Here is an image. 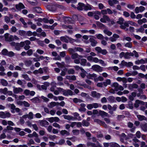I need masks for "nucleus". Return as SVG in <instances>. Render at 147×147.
Instances as JSON below:
<instances>
[{
  "instance_id": "aec40b11",
  "label": "nucleus",
  "mask_w": 147,
  "mask_h": 147,
  "mask_svg": "<svg viewBox=\"0 0 147 147\" xmlns=\"http://www.w3.org/2000/svg\"><path fill=\"white\" fill-rule=\"evenodd\" d=\"M41 9L40 7H36L34 8V10L35 12H36L38 13H42L41 11Z\"/></svg>"
},
{
  "instance_id": "c85d7f7f",
  "label": "nucleus",
  "mask_w": 147,
  "mask_h": 147,
  "mask_svg": "<svg viewBox=\"0 0 147 147\" xmlns=\"http://www.w3.org/2000/svg\"><path fill=\"white\" fill-rule=\"evenodd\" d=\"M128 107H127V108H129L130 109H133V106L132 102L131 101H129L128 102V104L127 105Z\"/></svg>"
},
{
  "instance_id": "58836bf2",
  "label": "nucleus",
  "mask_w": 147,
  "mask_h": 147,
  "mask_svg": "<svg viewBox=\"0 0 147 147\" xmlns=\"http://www.w3.org/2000/svg\"><path fill=\"white\" fill-rule=\"evenodd\" d=\"M108 100L109 101L113 102L115 101V98L114 97L112 96H109L108 98Z\"/></svg>"
},
{
  "instance_id": "a878e982",
  "label": "nucleus",
  "mask_w": 147,
  "mask_h": 147,
  "mask_svg": "<svg viewBox=\"0 0 147 147\" xmlns=\"http://www.w3.org/2000/svg\"><path fill=\"white\" fill-rule=\"evenodd\" d=\"M0 82L2 85L4 86H7L8 84L7 81L4 79H1Z\"/></svg>"
},
{
  "instance_id": "c9c22d12",
  "label": "nucleus",
  "mask_w": 147,
  "mask_h": 147,
  "mask_svg": "<svg viewBox=\"0 0 147 147\" xmlns=\"http://www.w3.org/2000/svg\"><path fill=\"white\" fill-rule=\"evenodd\" d=\"M19 34L21 36H26V32L24 30H20L19 31Z\"/></svg>"
},
{
  "instance_id": "6e6d98bb",
  "label": "nucleus",
  "mask_w": 147,
  "mask_h": 147,
  "mask_svg": "<svg viewBox=\"0 0 147 147\" xmlns=\"http://www.w3.org/2000/svg\"><path fill=\"white\" fill-rule=\"evenodd\" d=\"M97 38L99 39L102 40L104 39V37L101 34H99L96 35Z\"/></svg>"
},
{
  "instance_id": "774afa93",
  "label": "nucleus",
  "mask_w": 147,
  "mask_h": 147,
  "mask_svg": "<svg viewBox=\"0 0 147 147\" xmlns=\"http://www.w3.org/2000/svg\"><path fill=\"white\" fill-rule=\"evenodd\" d=\"M75 71L73 69H70L68 70V73L69 74H74Z\"/></svg>"
},
{
  "instance_id": "473e14b6",
  "label": "nucleus",
  "mask_w": 147,
  "mask_h": 147,
  "mask_svg": "<svg viewBox=\"0 0 147 147\" xmlns=\"http://www.w3.org/2000/svg\"><path fill=\"white\" fill-rule=\"evenodd\" d=\"M58 102H52L50 103V106H49V107H52L56 106L58 107Z\"/></svg>"
},
{
  "instance_id": "6e6552de",
  "label": "nucleus",
  "mask_w": 147,
  "mask_h": 147,
  "mask_svg": "<svg viewBox=\"0 0 147 147\" xmlns=\"http://www.w3.org/2000/svg\"><path fill=\"white\" fill-rule=\"evenodd\" d=\"M94 121L95 122L97 123L98 124H99L100 125L103 126L105 128H107V125L104 122L98 119H94Z\"/></svg>"
},
{
  "instance_id": "9d476101",
  "label": "nucleus",
  "mask_w": 147,
  "mask_h": 147,
  "mask_svg": "<svg viewBox=\"0 0 147 147\" xmlns=\"http://www.w3.org/2000/svg\"><path fill=\"white\" fill-rule=\"evenodd\" d=\"M89 41L90 42V45L93 47H95L98 43L97 41L92 38H90L89 39Z\"/></svg>"
},
{
  "instance_id": "0eeeda50",
  "label": "nucleus",
  "mask_w": 147,
  "mask_h": 147,
  "mask_svg": "<svg viewBox=\"0 0 147 147\" xmlns=\"http://www.w3.org/2000/svg\"><path fill=\"white\" fill-rule=\"evenodd\" d=\"M92 68L94 71L98 72H101L102 71V67L97 65H93Z\"/></svg>"
},
{
  "instance_id": "3c124183",
  "label": "nucleus",
  "mask_w": 147,
  "mask_h": 147,
  "mask_svg": "<svg viewBox=\"0 0 147 147\" xmlns=\"http://www.w3.org/2000/svg\"><path fill=\"white\" fill-rule=\"evenodd\" d=\"M74 67H75V69L77 70H78L79 69H80L82 72L85 71V70L84 69H83L82 67H80L78 66H74Z\"/></svg>"
},
{
  "instance_id": "a18cd8bd",
  "label": "nucleus",
  "mask_w": 147,
  "mask_h": 147,
  "mask_svg": "<svg viewBox=\"0 0 147 147\" xmlns=\"http://www.w3.org/2000/svg\"><path fill=\"white\" fill-rule=\"evenodd\" d=\"M79 55L76 53H73L71 55V57L73 59L78 58Z\"/></svg>"
},
{
  "instance_id": "39448f33",
  "label": "nucleus",
  "mask_w": 147,
  "mask_h": 147,
  "mask_svg": "<svg viewBox=\"0 0 147 147\" xmlns=\"http://www.w3.org/2000/svg\"><path fill=\"white\" fill-rule=\"evenodd\" d=\"M112 86L115 87V90L116 91H117L119 90L122 91L124 89L122 86L119 85V84L117 82H114L113 83Z\"/></svg>"
},
{
  "instance_id": "423d86ee",
  "label": "nucleus",
  "mask_w": 147,
  "mask_h": 147,
  "mask_svg": "<svg viewBox=\"0 0 147 147\" xmlns=\"http://www.w3.org/2000/svg\"><path fill=\"white\" fill-rule=\"evenodd\" d=\"M96 145L95 143L90 142H88L87 143V146L91 147H102L98 141L96 142Z\"/></svg>"
},
{
  "instance_id": "a211bd4d",
  "label": "nucleus",
  "mask_w": 147,
  "mask_h": 147,
  "mask_svg": "<svg viewBox=\"0 0 147 147\" xmlns=\"http://www.w3.org/2000/svg\"><path fill=\"white\" fill-rule=\"evenodd\" d=\"M99 115L101 116H105V117H108V114L106 113V112L102 111L101 110H100L99 112Z\"/></svg>"
},
{
  "instance_id": "4be33fe9",
  "label": "nucleus",
  "mask_w": 147,
  "mask_h": 147,
  "mask_svg": "<svg viewBox=\"0 0 147 147\" xmlns=\"http://www.w3.org/2000/svg\"><path fill=\"white\" fill-rule=\"evenodd\" d=\"M58 91L57 90H55L54 91V94L56 95H57L59 93V92L61 91V90H62L63 91H62V92H63V95H64V90L63 89L61 88H58Z\"/></svg>"
},
{
  "instance_id": "338daca9",
  "label": "nucleus",
  "mask_w": 147,
  "mask_h": 147,
  "mask_svg": "<svg viewBox=\"0 0 147 147\" xmlns=\"http://www.w3.org/2000/svg\"><path fill=\"white\" fill-rule=\"evenodd\" d=\"M28 118L31 119H32L33 118V115L32 112H30L29 113V114L28 115Z\"/></svg>"
},
{
  "instance_id": "bf43d9fd",
  "label": "nucleus",
  "mask_w": 147,
  "mask_h": 147,
  "mask_svg": "<svg viewBox=\"0 0 147 147\" xmlns=\"http://www.w3.org/2000/svg\"><path fill=\"white\" fill-rule=\"evenodd\" d=\"M35 144V142L32 139H30L29 140V143H27V144L28 146H30L31 144Z\"/></svg>"
},
{
  "instance_id": "72a5a7b5",
  "label": "nucleus",
  "mask_w": 147,
  "mask_h": 147,
  "mask_svg": "<svg viewBox=\"0 0 147 147\" xmlns=\"http://www.w3.org/2000/svg\"><path fill=\"white\" fill-rule=\"evenodd\" d=\"M110 147H120V146L117 143L112 142L110 143Z\"/></svg>"
},
{
  "instance_id": "f257e3e1",
  "label": "nucleus",
  "mask_w": 147,
  "mask_h": 147,
  "mask_svg": "<svg viewBox=\"0 0 147 147\" xmlns=\"http://www.w3.org/2000/svg\"><path fill=\"white\" fill-rule=\"evenodd\" d=\"M130 21H125L124 19L122 18H120L118 20L117 22V23L120 25V28L126 31L128 30V29L127 28L129 26V24L130 23Z\"/></svg>"
},
{
  "instance_id": "f3484780",
  "label": "nucleus",
  "mask_w": 147,
  "mask_h": 147,
  "mask_svg": "<svg viewBox=\"0 0 147 147\" xmlns=\"http://www.w3.org/2000/svg\"><path fill=\"white\" fill-rule=\"evenodd\" d=\"M84 4L80 3H78L77 8L78 10H82L83 9V8H84Z\"/></svg>"
},
{
  "instance_id": "680f3d73",
  "label": "nucleus",
  "mask_w": 147,
  "mask_h": 147,
  "mask_svg": "<svg viewBox=\"0 0 147 147\" xmlns=\"http://www.w3.org/2000/svg\"><path fill=\"white\" fill-rule=\"evenodd\" d=\"M32 32L30 30L26 32V36H32Z\"/></svg>"
},
{
  "instance_id": "9b49d317",
  "label": "nucleus",
  "mask_w": 147,
  "mask_h": 147,
  "mask_svg": "<svg viewBox=\"0 0 147 147\" xmlns=\"http://www.w3.org/2000/svg\"><path fill=\"white\" fill-rule=\"evenodd\" d=\"M91 95L93 97L98 98L100 97L101 94L96 91H93L91 92Z\"/></svg>"
},
{
  "instance_id": "412c9836",
  "label": "nucleus",
  "mask_w": 147,
  "mask_h": 147,
  "mask_svg": "<svg viewBox=\"0 0 147 147\" xmlns=\"http://www.w3.org/2000/svg\"><path fill=\"white\" fill-rule=\"evenodd\" d=\"M74 95L73 92L70 90H68L65 92V96H68V95L71 96Z\"/></svg>"
},
{
  "instance_id": "cd10ccee",
  "label": "nucleus",
  "mask_w": 147,
  "mask_h": 147,
  "mask_svg": "<svg viewBox=\"0 0 147 147\" xmlns=\"http://www.w3.org/2000/svg\"><path fill=\"white\" fill-rule=\"evenodd\" d=\"M137 117L140 121H142L143 120H146V117L144 116L140 115H137Z\"/></svg>"
},
{
  "instance_id": "7c9ffc66",
  "label": "nucleus",
  "mask_w": 147,
  "mask_h": 147,
  "mask_svg": "<svg viewBox=\"0 0 147 147\" xmlns=\"http://www.w3.org/2000/svg\"><path fill=\"white\" fill-rule=\"evenodd\" d=\"M62 64L59 62H57L56 64L57 65L58 67L59 68L64 67V62H62Z\"/></svg>"
},
{
  "instance_id": "393cba45",
  "label": "nucleus",
  "mask_w": 147,
  "mask_h": 147,
  "mask_svg": "<svg viewBox=\"0 0 147 147\" xmlns=\"http://www.w3.org/2000/svg\"><path fill=\"white\" fill-rule=\"evenodd\" d=\"M66 78L69 80H71L73 81L76 80V77L74 75L66 76Z\"/></svg>"
},
{
  "instance_id": "052dcab7",
  "label": "nucleus",
  "mask_w": 147,
  "mask_h": 147,
  "mask_svg": "<svg viewBox=\"0 0 147 147\" xmlns=\"http://www.w3.org/2000/svg\"><path fill=\"white\" fill-rule=\"evenodd\" d=\"M46 119L51 123H52L54 122L53 117L47 118Z\"/></svg>"
},
{
  "instance_id": "dca6fc26",
  "label": "nucleus",
  "mask_w": 147,
  "mask_h": 147,
  "mask_svg": "<svg viewBox=\"0 0 147 147\" xmlns=\"http://www.w3.org/2000/svg\"><path fill=\"white\" fill-rule=\"evenodd\" d=\"M65 22L68 23L73 24L74 23V21L71 18L65 16Z\"/></svg>"
},
{
  "instance_id": "e433bc0d",
  "label": "nucleus",
  "mask_w": 147,
  "mask_h": 147,
  "mask_svg": "<svg viewBox=\"0 0 147 147\" xmlns=\"http://www.w3.org/2000/svg\"><path fill=\"white\" fill-rule=\"evenodd\" d=\"M111 81L110 80L107 79L105 82H103V84L105 86H106L110 84Z\"/></svg>"
},
{
  "instance_id": "b1692460",
  "label": "nucleus",
  "mask_w": 147,
  "mask_h": 147,
  "mask_svg": "<svg viewBox=\"0 0 147 147\" xmlns=\"http://www.w3.org/2000/svg\"><path fill=\"white\" fill-rule=\"evenodd\" d=\"M147 22V20L145 18H144L142 19L139 20L138 21V23L140 25H142L143 23H145Z\"/></svg>"
},
{
  "instance_id": "f03ea898",
  "label": "nucleus",
  "mask_w": 147,
  "mask_h": 147,
  "mask_svg": "<svg viewBox=\"0 0 147 147\" xmlns=\"http://www.w3.org/2000/svg\"><path fill=\"white\" fill-rule=\"evenodd\" d=\"M1 55L4 56H7L9 57H12L15 55V53L12 51H8L5 49H3L1 52Z\"/></svg>"
},
{
  "instance_id": "bb28decb",
  "label": "nucleus",
  "mask_w": 147,
  "mask_h": 147,
  "mask_svg": "<svg viewBox=\"0 0 147 147\" xmlns=\"http://www.w3.org/2000/svg\"><path fill=\"white\" fill-rule=\"evenodd\" d=\"M25 64L27 67L30 66L32 64V61L30 60H25L24 61Z\"/></svg>"
},
{
  "instance_id": "5701e85b",
  "label": "nucleus",
  "mask_w": 147,
  "mask_h": 147,
  "mask_svg": "<svg viewBox=\"0 0 147 147\" xmlns=\"http://www.w3.org/2000/svg\"><path fill=\"white\" fill-rule=\"evenodd\" d=\"M97 76L94 73L93 74H89L87 76V78L90 79H92L93 78H95Z\"/></svg>"
},
{
  "instance_id": "de8ad7c7",
  "label": "nucleus",
  "mask_w": 147,
  "mask_h": 147,
  "mask_svg": "<svg viewBox=\"0 0 147 147\" xmlns=\"http://www.w3.org/2000/svg\"><path fill=\"white\" fill-rule=\"evenodd\" d=\"M82 124L83 126H88L90 125L89 123L84 120H83L82 121Z\"/></svg>"
},
{
  "instance_id": "603ef678",
  "label": "nucleus",
  "mask_w": 147,
  "mask_h": 147,
  "mask_svg": "<svg viewBox=\"0 0 147 147\" xmlns=\"http://www.w3.org/2000/svg\"><path fill=\"white\" fill-rule=\"evenodd\" d=\"M80 131L78 129H74L72 130V132L74 135H78L79 134Z\"/></svg>"
},
{
  "instance_id": "37998d69",
  "label": "nucleus",
  "mask_w": 147,
  "mask_h": 147,
  "mask_svg": "<svg viewBox=\"0 0 147 147\" xmlns=\"http://www.w3.org/2000/svg\"><path fill=\"white\" fill-rule=\"evenodd\" d=\"M73 101L75 103L80 102L81 103L83 102V101L80 99H78L77 98H75L73 99Z\"/></svg>"
},
{
  "instance_id": "2f4dec72",
  "label": "nucleus",
  "mask_w": 147,
  "mask_h": 147,
  "mask_svg": "<svg viewBox=\"0 0 147 147\" xmlns=\"http://www.w3.org/2000/svg\"><path fill=\"white\" fill-rule=\"evenodd\" d=\"M141 128L142 130L144 131H147V123L142 124L141 126Z\"/></svg>"
},
{
  "instance_id": "c03bdc74",
  "label": "nucleus",
  "mask_w": 147,
  "mask_h": 147,
  "mask_svg": "<svg viewBox=\"0 0 147 147\" xmlns=\"http://www.w3.org/2000/svg\"><path fill=\"white\" fill-rule=\"evenodd\" d=\"M22 77L26 80L30 81V79L29 78L27 74H22Z\"/></svg>"
},
{
  "instance_id": "49530a36",
  "label": "nucleus",
  "mask_w": 147,
  "mask_h": 147,
  "mask_svg": "<svg viewBox=\"0 0 147 147\" xmlns=\"http://www.w3.org/2000/svg\"><path fill=\"white\" fill-rule=\"evenodd\" d=\"M74 50H75L76 51H78L80 52H82L84 51V50L83 49L79 47H75Z\"/></svg>"
},
{
  "instance_id": "6ab92c4d",
  "label": "nucleus",
  "mask_w": 147,
  "mask_h": 147,
  "mask_svg": "<svg viewBox=\"0 0 147 147\" xmlns=\"http://www.w3.org/2000/svg\"><path fill=\"white\" fill-rule=\"evenodd\" d=\"M92 6L91 5L87 4L86 5H84V9L86 11L91 10L92 9Z\"/></svg>"
},
{
  "instance_id": "7ed1b4c3",
  "label": "nucleus",
  "mask_w": 147,
  "mask_h": 147,
  "mask_svg": "<svg viewBox=\"0 0 147 147\" xmlns=\"http://www.w3.org/2000/svg\"><path fill=\"white\" fill-rule=\"evenodd\" d=\"M61 5L57 4H51L47 5V8L49 11H55L57 10V7Z\"/></svg>"
},
{
  "instance_id": "13d9d810",
  "label": "nucleus",
  "mask_w": 147,
  "mask_h": 147,
  "mask_svg": "<svg viewBox=\"0 0 147 147\" xmlns=\"http://www.w3.org/2000/svg\"><path fill=\"white\" fill-rule=\"evenodd\" d=\"M8 95L9 96H14L15 98H17V95L16 94H13V95H12L13 93L11 91H7V93Z\"/></svg>"
},
{
  "instance_id": "8fccbe9b",
  "label": "nucleus",
  "mask_w": 147,
  "mask_h": 147,
  "mask_svg": "<svg viewBox=\"0 0 147 147\" xmlns=\"http://www.w3.org/2000/svg\"><path fill=\"white\" fill-rule=\"evenodd\" d=\"M144 30V29L143 27L142 26H141L140 28L136 29V31L137 32H140L141 33H143V32Z\"/></svg>"
},
{
  "instance_id": "1a4fd4ad",
  "label": "nucleus",
  "mask_w": 147,
  "mask_h": 147,
  "mask_svg": "<svg viewBox=\"0 0 147 147\" xmlns=\"http://www.w3.org/2000/svg\"><path fill=\"white\" fill-rule=\"evenodd\" d=\"M100 21L102 23H106L107 21H110V19L109 17L107 15H104L102 18L100 20Z\"/></svg>"
},
{
  "instance_id": "4468645a",
  "label": "nucleus",
  "mask_w": 147,
  "mask_h": 147,
  "mask_svg": "<svg viewBox=\"0 0 147 147\" xmlns=\"http://www.w3.org/2000/svg\"><path fill=\"white\" fill-rule=\"evenodd\" d=\"M14 89H13V92L14 94H17L19 92H22L23 91V89L21 88H16L15 87H13Z\"/></svg>"
},
{
  "instance_id": "0e129e2a",
  "label": "nucleus",
  "mask_w": 147,
  "mask_h": 147,
  "mask_svg": "<svg viewBox=\"0 0 147 147\" xmlns=\"http://www.w3.org/2000/svg\"><path fill=\"white\" fill-rule=\"evenodd\" d=\"M23 104L24 106L26 107H28L30 106V104L28 102L25 101H23Z\"/></svg>"
},
{
  "instance_id": "a19ab883",
  "label": "nucleus",
  "mask_w": 147,
  "mask_h": 147,
  "mask_svg": "<svg viewBox=\"0 0 147 147\" xmlns=\"http://www.w3.org/2000/svg\"><path fill=\"white\" fill-rule=\"evenodd\" d=\"M103 32L105 34L107 35L108 36H110L112 34V33L111 32L107 30H104Z\"/></svg>"
},
{
  "instance_id": "09e8293b",
  "label": "nucleus",
  "mask_w": 147,
  "mask_h": 147,
  "mask_svg": "<svg viewBox=\"0 0 147 147\" xmlns=\"http://www.w3.org/2000/svg\"><path fill=\"white\" fill-rule=\"evenodd\" d=\"M16 49L17 51H20V47L19 43H16V45L15 46Z\"/></svg>"
},
{
  "instance_id": "f8f14e48",
  "label": "nucleus",
  "mask_w": 147,
  "mask_h": 147,
  "mask_svg": "<svg viewBox=\"0 0 147 147\" xmlns=\"http://www.w3.org/2000/svg\"><path fill=\"white\" fill-rule=\"evenodd\" d=\"M109 5L111 6H113L114 4L119 3V1L117 0H109L108 1Z\"/></svg>"
},
{
  "instance_id": "69168bd1",
  "label": "nucleus",
  "mask_w": 147,
  "mask_h": 147,
  "mask_svg": "<svg viewBox=\"0 0 147 147\" xmlns=\"http://www.w3.org/2000/svg\"><path fill=\"white\" fill-rule=\"evenodd\" d=\"M74 49H72V48H69L68 50V51L69 52V53L70 54H72L74 53L75 52V51L74 50Z\"/></svg>"
},
{
  "instance_id": "f704fd0d",
  "label": "nucleus",
  "mask_w": 147,
  "mask_h": 147,
  "mask_svg": "<svg viewBox=\"0 0 147 147\" xmlns=\"http://www.w3.org/2000/svg\"><path fill=\"white\" fill-rule=\"evenodd\" d=\"M145 63V61L142 59H141L140 60L136 61H135V63L137 64H139L140 63L144 64Z\"/></svg>"
},
{
  "instance_id": "2eb2a0df",
  "label": "nucleus",
  "mask_w": 147,
  "mask_h": 147,
  "mask_svg": "<svg viewBox=\"0 0 147 147\" xmlns=\"http://www.w3.org/2000/svg\"><path fill=\"white\" fill-rule=\"evenodd\" d=\"M138 87V85L136 84H130L128 86V88L129 90H132L133 89H136Z\"/></svg>"
},
{
  "instance_id": "4d7b16f0",
  "label": "nucleus",
  "mask_w": 147,
  "mask_h": 147,
  "mask_svg": "<svg viewBox=\"0 0 147 147\" xmlns=\"http://www.w3.org/2000/svg\"><path fill=\"white\" fill-rule=\"evenodd\" d=\"M125 46L126 47L131 48L132 47V44L131 42H127L125 45Z\"/></svg>"
},
{
  "instance_id": "ea45409f",
  "label": "nucleus",
  "mask_w": 147,
  "mask_h": 147,
  "mask_svg": "<svg viewBox=\"0 0 147 147\" xmlns=\"http://www.w3.org/2000/svg\"><path fill=\"white\" fill-rule=\"evenodd\" d=\"M36 42H37L38 44L39 45L43 47L45 45L44 43V41L41 40H39V39L37 40Z\"/></svg>"
},
{
  "instance_id": "5fc2aeb1",
  "label": "nucleus",
  "mask_w": 147,
  "mask_h": 147,
  "mask_svg": "<svg viewBox=\"0 0 147 147\" xmlns=\"http://www.w3.org/2000/svg\"><path fill=\"white\" fill-rule=\"evenodd\" d=\"M4 20L7 23H9L10 21V19L9 17L7 16H5Z\"/></svg>"
},
{
  "instance_id": "4c0bfd02",
  "label": "nucleus",
  "mask_w": 147,
  "mask_h": 147,
  "mask_svg": "<svg viewBox=\"0 0 147 147\" xmlns=\"http://www.w3.org/2000/svg\"><path fill=\"white\" fill-rule=\"evenodd\" d=\"M81 62L80 64L83 66H85L87 62V60L85 59H82L81 60Z\"/></svg>"
},
{
  "instance_id": "ddd939ff",
  "label": "nucleus",
  "mask_w": 147,
  "mask_h": 147,
  "mask_svg": "<svg viewBox=\"0 0 147 147\" xmlns=\"http://www.w3.org/2000/svg\"><path fill=\"white\" fill-rule=\"evenodd\" d=\"M15 7L18 10L20 11L22 9H24L25 7L22 3H20L19 4L16 5Z\"/></svg>"
},
{
  "instance_id": "864d4df0",
  "label": "nucleus",
  "mask_w": 147,
  "mask_h": 147,
  "mask_svg": "<svg viewBox=\"0 0 147 147\" xmlns=\"http://www.w3.org/2000/svg\"><path fill=\"white\" fill-rule=\"evenodd\" d=\"M33 51L31 49L28 50L26 52V53L28 56H31L33 54Z\"/></svg>"
},
{
  "instance_id": "c756f323",
  "label": "nucleus",
  "mask_w": 147,
  "mask_h": 147,
  "mask_svg": "<svg viewBox=\"0 0 147 147\" xmlns=\"http://www.w3.org/2000/svg\"><path fill=\"white\" fill-rule=\"evenodd\" d=\"M7 88H5L4 89H0V92L3 93L4 94H6L7 93Z\"/></svg>"
},
{
  "instance_id": "e2e57ef3",
  "label": "nucleus",
  "mask_w": 147,
  "mask_h": 147,
  "mask_svg": "<svg viewBox=\"0 0 147 147\" xmlns=\"http://www.w3.org/2000/svg\"><path fill=\"white\" fill-rule=\"evenodd\" d=\"M74 117H71L69 115H65V119H67L68 120H71L73 119Z\"/></svg>"
},
{
  "instance_id": "79ce46f5",
  "label": "nucleus",
  "mask_w": 147,
  "mask_h": 147,
  "mask_svg": "<svg viewBox=\"0 0 147 147\" xmlns=\"http://www.w3.org/2000/svg\"><path fill=\"white\" fill-rule=\"evenodd\" d=\"M140 100H137L135 101V103L134 104V107L136 108H138L139 106Z\"/></svg>"
},
{
  "instance_id": "20e7f679",
  "label": "nucleus",
  "mask_w": 147,
  "mask_h": 147,
  "mask_svg": "<svg viewBox=\"0 0 147 147\" xmlns=\"http://www.w3.org/2000/svg\"><path fill=\"white\" fill-rule=\"evenodd\" d=\"M95 50L97 51L98 53H101L103 55H106L107 52L106 49L102 50L101 48L99 47H97L95 48Z\"/></svg>"
}]
</instances>
